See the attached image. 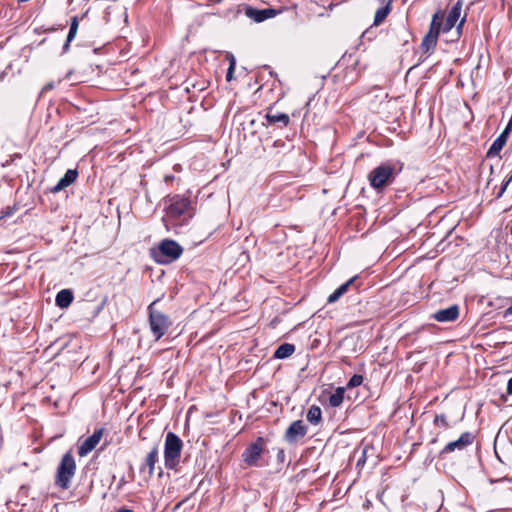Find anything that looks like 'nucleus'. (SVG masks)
Returning <instances> with one entry per match:
<instances>
[{"label": "nucleus", "instance_id": "5", "mask_svg": "<svg viewBox=\"0 0 512 512\" xmlns=\"http://www.w3.org/2000/svg\"><path fill=\"white\" fill-rule=\"evenodd\" d=\"M155 301L152 302L149 307V322L153 336L156 340H159L168 330L171 322L169 317L160 311L155 310Z\"/></svg>", "mask_w": 512, "mask_h": 512}, {"label": "nucleus", "instance_id": "30", "mask_svg": "<svg viewBox=\"0 0 512 512\" xmlns=\"http://www.w3.org/2000/svg\"><path fill=\"white\" fill-rule=\"evenodd\" d=\"M342 293L340 292V290L337 288L332 294L329 295L328 299H327V303L329 304H332V303H335L337 302L341 297H342Z\"/></svg>", "mask_w": 512, "mask_h": 512}, {"label": "nucleus", "instance_id": "19", "mask_svg": "<svg viewBox=\"0 0 512 512\" xmlns=\"http://www.w3.org/2000/svg\"><path fill=\"white\" fill-rule=\"evenodd\" d=\"M392 0H388L385 5L379 7L374 16V26H379L391 11Z\"/></svg>", "mask_w": 512, "mask_h": 512}, {"label": "nucleus", "instance_id": "41", "mask_svg": "<svg viewBox=\"0 0 512 512\" xmlns=\"http://www.w3.org/2000/svg\"><path fill=\"white\" fill-rule=\"evenodd\" d=\"M235 66H236V61H235V58L233 55L230 56V61H229V68H234L235 69Z\"/></svg>", "mask_w": 512, "mask_h": 512}, {"label": "nucleus", "instance_id": "44", "mask_svg": "<svg viewBox=\"0 0 512 512\" xmlns=\"http://www.w3.org/2000/svg\"><path fill=\"white\" fill-rule=\"evenodd\" d=\"M116 512H134V511L132 509L122 507L119 510H117Z\"/></svg>", "mask_w": 512, "mask_h": 512}, {"label": "nucleus", "instance_id": "34", "mask_svg": "<svg viewBox=\"0 0 512 512\" xmlns=\"http://www.w3.org/2000/svg\"><path fill=\"white\" fill-rule=\"evenodd\" d=\"M286 460V454H285V451L284 449H278L277 451V461L281 464H283Z\"/></svg>", "mask_w": 512, "mask_h": 512}, {"label": "nucleus", "instance_id": "7", "mask_svg": "<svg viewBox=\"0 0 512 512\" xmlns=\"http://www.w3.org/2000/svg\"><path fill=\"white\" fill-rule=\"evenodd\" d=\"M475 436L472 432H464L460 437L446 444L440 451L439 456L444 458L447 454L452 453L456 450L462 451L474 442Z\"/></svg>", "mask_w": 512, "mask_h": 512}, {"label": "nucleus", "instance_id": "38", "mask_svg": "<svg viewBox=\"0 0 512 512\" xmlns=\"http://www.w3.org/2000/svg\"><path fill=\"white\" fill-rule=\"evenodd\" d=\"M509 134L510 133L504 129L498 137H500V139H503V141L507 142Z\"/></svg>", "mask_w": 512, "mask_h": 512}, {"label": "nucleus", "instance_id": "8", "mask_svg": "<svg viewBox=\"0 0 512 512\" xmlns=\"http://www.w3.org/2000/svg\"><path fill=\"white\" fill-rule=\"evenodd\" d=\"M308 433V427L302 420L293 421L286 429L283 439L289 444H295Z\"/></svg>", "mask_w": 512, "mask_h": 512}, {"label": "nucleus", "instance_id": "16", "mask_svg": "<svg viewBox=\"0 0 512 512\" xmlns=\"http://www.w3.org/2000/svg\"><path fill=\"white\" fill-rule=\"evenodd\" d=\"M265 119L267 121V125L281 124V127H286L290 123V117L285 113H272V106L268 108V111L265 115Z\"/></svg>", "mask_w": 512, "mask_h": 512}, {"label": "nucleus", "instance_id": "37", "mask_svg": "<svg viewBox=\"0 0 512 512\" xmlns=\"http://www.w3.org/2000/svg\"><path fill=\"white\" fill-rule=\"evenodd\" d=\"M234 70H235L234 68H229L228 67L227 74H226L227 81H231L232 80Z\"/></svg>", "mask_w": 512, "mask_h": 512}, {"label": "nucleus", "instance_id": "26", "mask_svg": "<svg viewBox=\"0 0 512 512\" xmlns=\"http://www.w3.org/2000/svg\"><path fill=\"white\" fill-rule=\"evenodd\" d=\"M357 280H358V276H354V277L350 278L348 281H346L345 283H343L342 285H340L338 287V289L340 290L342 295L347 293L352 287H354V289L357 290L358 289V286L356 285Z\"/></svg>", "mask_w": 512, "mask_h": 512}, {"label": "nucleus", "instance_id": "32", "mask_svg": "<svg viewBox=\"0 0 512 512\" xmlns=\"http://www.w3.org/2000/svg\"><path fill=\"white\" fill-rule=\"evenodd\" d=\"M512 181V174L506 179L503 181L502 183V186L499 190V192L497 193L496 195V198L499 199L500 197H502V195L504 194V192L506 191L509 183Z\"/></svg>", "mask_w": 512, "mask_h": 512}, {"label": "nucleus", "instance_id": "11", "mask_svg": "<svg viewBox=\"0 0 512 512\" xmlns=\"http://www.w3.org/2000/svg\"><path fill=\"white\" fill-rule=\"evenodd\" d=\"M459 313V306L457 304H453L448 308L437 310L431 315V318L441 323L454 322L458 319Z\"/></svg>", "mask_w": 512, "mask_h": 512}, {"label": "nucleus", "instance_id": "17", "mask_svg": "<svg viewBox=\"0 0 512 512\" xmlns=\"http://www.w3.org/2000/svg\"><path fill=\"white\" fill-rule=\"evenodd\" d=\"M74 295L70 289H62L55 298V303L59 308H68L73 302Z\"/></svg>", "mask_w": 512, "mask_h": 512}, {"label": "nucleus", "instance_id": "14", "mask_svg": "<svg viewBox=\"0 0 512 512\" xmlns=\"http://www.w3.org/2000/svg\"><path fill=\"white\" fill-rule=\"evenodd\" d=\"M462 1L458 0L454 6L452 7L451 11L449 12L444 24H443V32H449L456 24L460 17V13L462 10Z\"/></svg>", "mask_w": 512, "mask_h": 512}, {"label": "nucleus", "instance_id": "3", "mask_svg": "<svg viewBox=\"0 0 512 512\" xmlns=\"http://www.w3.org/2000/svg\"><path fill=\"white\" fill-rule=\"evenodd\" d=\"M396 176L395 167L391 163H382L375 167L368 175L370 185L380 190L387 185H390Z\"/></svg>", "mask_w": 512, "mask_h": 512}, {"label": "nucleus", "instance_id": "29", "mask_svg": "<svg viewBox=\"0 0 512 512\" xmlns=\"http://www.w3.org/2000/svg\"><path fill=\"white\" fill-rule=\"evenodd\" d=\"M367 451H368V447H364L361 449V455L357 459V463H356L357 467H363L365 465L366 459H367Z\"/></svg>", "mask_w": 512, "mask_h": 512}, {"label": "nucleus", "instance_id": "12", "mask_svg": "<svg viewBox=\"0 0 512 512\" xmlns=\"http://www.w3.org/2000/svg\"><path fill=\"white\" fill-rule=\"evenodd\" d=\"M280 11L273 8L257 9L251 6L245 8V15L257 23L275 17Z\"/></svg>", "mask_w": 512, "mask_h": 512}, {"label": "nucleus", "instance_id": "25", "mask_svg": "<svg viewBox=\"0 0 512 512\" xmlns=\"http://www.w3.org/2000/svg\"><path fill=\"white\" fill-rule=\"evenodd\" d=\"M442 26V17H440L439 13L434 14L432 21L430 23L429 33L434 34L439 37Z\"/></svg>", "mask_w": 512, "mask_h": 512}, {"label": "nucleus", "instance_id": "1", "mask_svg": "<svg viewBox=\"0 0 512 512\" xmlns=\"http://www.w3.org/2000/svg\"><path fill=\"white\" fill-rule=\"evenodd\" d=\"M76 461L73 454L66 452L57 466L54 484L56 487L67 490L71 487L72 479L76 473Z\"/></svg>", "mask_w": 512, "mask_h": 512}, {"label": "nucleus", "instance_id": "33", "mask_svg": "<svg viewBox=\"0 0 512 512\" xmlns=\"http://www.w3.org/2000/svg\"><path fill=\"white\" fill-rule=\"evenodd\" d=\"M17 158H21V154L19 153H15L13 154L12 156H10V159L6 160L4 163L1 164L2 167H7L9 166L11 163L14 162L15 159Z\"/></svg>", "mask_w": 512, "mask_h": 512}, {"label": "nucleus", "instance_id": "22", "mask_svg": "<svg viewBox=\"0 0 512 512\" xmlns=\"http://www.w3.org/2000/svg\"><path fill=\"white\" fill-rule=\"evenodd\" d=\"M307 421L313 425H318L322 421V411L317 405H312L306 415Z\"/></svg>", "mask_w": 512, "mask_h": 512}, {"label": "nucleus", "instance_id": "24", "mask_svg": "<svg viewBox=\"0 0 512 512\" xmlns=\"http://www.w3.org/2000/svg\"><path fill=\"white\" fill-rule=\"evenodd\" d=\"M506 142L503 141V139H500V137H497L494 142L492 143V145L490 146V148L488 149L487 151V157H494V156H497L500 151L503 149V147L505 146Z\"/></svg>", "mask_w": 512, "mask_h": 512}, {"label": "nucleus", "instance_id": "20", "mask_svg": "<svg viewBox=\"0 0 512 512\" xmlns=\"http://www.w3.org/2000/svg\"><path fill=\"white\" fill-rule=\"evenodd\" d=\"M295 352V346L290 343L281 344L274 352L273 357L276 359H286Z\"/></svg>", "mask_w": 512, "mask_h": 512}, {"label": "nucleus", "instance_id": "6", "mask_svg": "<svg viewBox=\"0 0 512 512\" xmlns=\"http://www.w3.org/2000/svg\"><path fill=\"white\" fill-rule=\"evenodd\" d=\"M265 439L258 437L253 443L249 444L242 453V460L248 466H259V460L264 450Z\"/></svg>", "mask_w": 512, "mask_h": 512}, {"label": "nucleus", "instance_id": "46", "mask_svg": "<svg viewBox=\"0 0 512 512\" xmlns=\"http://www.w3.org/2000/svg\"><path fill=\"white\" fill-rule=\"evenodd\" d=\"M464 22H465V17L460 21V23L458 25V29H460L463 26Z\"/></svg>", "mask_w": 512, "mask_h": 512}, {"label": "nucleus", "instance_id": "15", "mask_svg": "<svg viewBox=\"0 0 512 512\" xmlns=\"http://www.w3.org/2000/svg\"><path fill=\"white\" fill-rule=\"evenodd\" d=\"M158 455H159V447L158 444H155L151 451L147 454L145 458V462L141 465L140 471H144V469L148 468V475L151 477L154 474V468L155 464L158 461Z\"/></svg>", "mask_w": 512, "mask_h": 512}, {"label": "nucleus", "instance_id": "13", "mask_svg": "<svg viewBox=\"0 0 512 512\" xmlns=\"http://www.w3.org/2000/svg\"><path fill=\"white\" fill-rule=\"evenodd\" d=\"M78 177V171L76 169H68L64 176L58 181V183L50 188V192L58 193L64 188L70 186L76 181Z\"/></svg>", "mask_w": 512, "mask_h": 512}, {"label": "nucleus", "instance_id": "40", "mask_svg": "<svg viewBox=\"0 0 512 512\" xmlns=\"http://www.w3.org/2000/svg\"><path fill=\"white\" fill-rule=\"evenodd\" d=\"M507 394L512 395V377L508 380Z\"/></svg>", "mask_w": 512, "mask_h": 512}, {"label": "nucleus", "instance_id": "39", "mask_svg": "<svg viewBox=\"0 0 512 512\" xmlns=\"http://www.w3.org/2000/svg\"><path fill=\"white\" fill-rule=\"evenodd\" d=\"M126 484V479L125 477H121V479L119 480L118 484H117V490H121L122 487Z\"/></svg>", "mask_w": 512, "mask_h": 512}, {"label": "nucleus", "instance_id": "10", "mask_svg": "<svg viewBox=\"0 0 512 512\" xmlns=\"http://www.w3.org/2000/svg\"><path fill=\"white\" fill-rule=\"evenodd\" d=\"M104 428H99L94 431L92 435L87 437L84 441H82L78 446V454L83 457L89 454L96 446L99 444L100 440L103 437Z\"/></svg>", "mask_w": 512, "mask_h": 512}, {"label": "nucleus", "instance_id": "4", "mask_svg": "<svg viewBox=\"0 0 512 512\" xmlns=\"http://www.w3.org/2000/svg\"><path fill=\"white\" fill-rule=\"evenodd\" d=\"M183 253V248L176 241L164 239L154 252V258L158 263H169L177 260Z\"/></svg>", "mask_w": 512, "mask_h": 512}, {"label": "nucleus", "instance_id": "23", "mask_svg": "<svg viewBox=\"0 0 512 512\" xmlns=\"http://www.w3.org/2000/svg\"><path fill=\"white\" fill-rule=\"evenodd\" d=\"M345 388L338 387L329 397V405L331 407H339L344 400Z\"/></svg>", "mask_w": 512, "mask_h": 512}, {"label": "nucleus", "instance_id": "28", "mask_svg": "<svg viewBox=\"0 0 512 512\" xmlns=\"http://www.w3.org/2000/svg\"><path fill=\"white\" fill-rule=\"evenodd\" d=\"M433 423L436 426H442L444 428H448L449 427V423H448L447 418H446V416L444 414L436 415L434 417Z\"/></svg>", "mask_w": 512, "mask_h": 512}, {"label": "nucleus", "instance_id": "18", "mask_svg": "<svg viewBox=\"0 0 512 512\" xmlns=\"http://www.w3.org/2000/svg\"><path fill=\"white\" fill-rule=\"evenodd\" d=\"M437 41H438V36L428 32L424 36V38L422 39V42H421L422 51L426 54H431L435 50Z\"/></svg>", "mask_w": 512, "mask_h": 512}, {"label": "nucleus", "instance_id": "35", "mask_svg": "<svg viewBox=\"0 0 512 512\" xmlns=\"http://www.w3.org/2000/svg\"><path fill=\"white\" fill-rule=\"evenodd\" d=\"M503 318H505V319L512 318V302H511V305L503 311Z\"/></svg>", "mask_w": 512, "mask_h": 512}, {"label": "nucleus", "instance_id": "36", "mask_svg": "<svg viewBox=\"0 0 512 512\" xmlns=\"http://www.w3.org/2000/svg\"><path fill=\"white\" fill-rule=\"evenodd\" d=\"M53 88H54V84H53V82H49V83H47V84H45V85L43 86V88H42V90H41V94H43V93H45V92H47V91H49V90H52Z\"/></svg>", "mask_w": 512, "mask_h": 512}, {"label": "nucleus", "instance_id": "21", "mask_svg": "<svg viewBox=\"0 0 512 512\" xmlns=\"http://www.w3.org/2000/svg\"><path fill=\"white\" fill-rule=\"evenodd\" d=\"M78 26H79V22H78L77 16L72 17L71 24H70V29H69V32H68V35H67V39H66V42L63 45V52L64 53L69 50V45H70V43L72 42V40L75 38V36L77 34Z\"/></svg>", "mask_w": 512, "mask_h": 512}, {"label": "nucleus", "instance_id": "47", "mask_svg": "<svg viewBox=\"0 0 512 512\" xmlns=\"http://www.w3.org/2000/svg\"><path fill=\"white\" fill-rule=\"evenodd\" d=\"M379 1L385 5L388 0H379Z\"/></svg>", "mask_w": 512, "mask_h": 512}, {"label": "nucleus", "instance_id": "27", "mask_svg": "<svg viewBox=\"0 0 512 512\" xmlns=\"http://www.w3.org/2000/svg\"><path fill=\"white\" fill-rule=\"evenodd\" d=\"M363 383V376L360 374H354L347 383V388L358 387Z\"/></svg>", "mask_w": 512, "mask_h": 512}, {"label": "nucleus", "instance_id": "42", "mask_svg": "<svg viewBox=\"0 0 512 512\" xmlns=\"http://www.w3.org/2000/svg\"><path fill=\"white\" fill-rule=\"evenodd\" d=\"M106 301H107V298H104L102 300V302L99 304V306L97 307V312L101 311L104 307V305L106 304Z\"/></svg>", "mask_w": 512, "mask_h": 512}, {"label": "nucleus", "instance_id": "2", "mask_svg": "<svg viewBox=\"0 0 512 512\" xmlns=\"http://www.w3.org/2000/svg\"><path fill=\"white\" fill-rule=\"evenodd\" d=\"M183 441L174 432H168L164 442V464L169 470H176L179 463Z\"/></svg>", "mask_w": 512, "mask_h": 512}, {"label": "nucleus", "instance_id": "31", "mask_svg": "<svg viewBox=\"0 0 512 512\" xmlns=\"http://www.w3.org/2000/svg\"><path fill=\"white\" fill-rule=\"evenodd\" d=\"M342 293L340 292V290L337 288L332 294L329 295L328 299H327V303L329 304H332V303H335L337 302L341 297H342Z\"/></svg>", "mask_w": 512, "mask_h": 512}, {"label": "nucleus", "instance_id": "9", "mask_svg": "<svg viewBox=\"0 0 512 512\" xmlns=\"http://www.w3.org/2000/svg\"><path fill=\"white\" fill-rule=\"evenodd\" d=\"M190 204L191 202L189 198L180 195H174L169 199L167 212L169 216L178 218L188 210Z\"/></svg>", "mask_w": 512, "mask_h": 512}, {"label": "nucleus", "instance_id": "48", "mask_svg": "<svg viewBox=\"0 0 512 512\" xmlns=\"http://www.w3.org/2000/svg\"><path fill=\"white\" fill-rule=\"evenodd\" d=\"M502 400L505 402L506 401V396L502 395Z\"/></svg>", "mask_w": 512, "mask_h": 512}, {"label": "nucleus", "instance_id": "45", "mask_svg": "<svg viewBox=\"0 0 512 512\" xmlns=\"http://www.w3.org/2000/svg\"><path fill=\"white\" fill-rule=\"evenodd\" d=\"M173 179H174V176H173V175H166V176L164 177V180H165V182H167V183H168V182H170V181H172Z\"/></svg>", "mask_w": 512, "mask_h": 512}, {"label": "nucleus", "instance_id": "43", "mask_svg": "<svg viewBox=\"0 0 512 512\" xmlns=\"http://www.w3.org/2000/svg\"><path fill=\"white\" fill-rule=\"evenodd\" d=\"M505 130H507L509 133L512 130V118L509 120L507 126L505 127Z\"/></svg>", "mask_w": 512, "mask_h": 512}]
</instances>
